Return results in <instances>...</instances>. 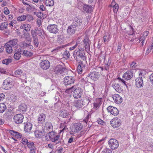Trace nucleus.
<instances>
[{
	"instance_id": "obj_1",
	"label": "nucleus",
	"mask_w": 153,
	"mask_h": 153,
	"mask_svg": "<svg viewBox=\"0 0 153 153\" xmlns=\"http://www.w3.org/2000/svg\"><path fill=\"white\" fill-rule=\"evenodd\" d=\"M91 101L88 98H86L84 100H75L74 102V105L77 108H81L87 105Z\"/></svg>"
},
{
	"instance_id": "obj_2",
	"label": "nucleus",
	"mask_w": 153,
	"mask_h": 153,
	"mask_svg": "<svg viewBox=\"0 0 153 153\" xmlns=\"http://www.w3.org/2000/svg\"><path fill=\"white\" fill-rule=\"evenodd\" d=\"M98 73L96 71L90 72L85 78V79L84 80L85 82H90V79L96 81L97 79L99 78V76L98 74Z\"/></svg>"
},
{
	"instance_id": "obj_3",
	"label": "nucleus",
	"mask_w": 153,
	"mask_h": 153,
	"mask_svg": "<svg viewBox=\"0 0 153 153\" xmlns=\"http://www.w3.org/2000/svg\"><path fill=\"white\" fill-rule=\"evenodd\" d=\"M75 81V79L74 77L67 76L64 78L63 84L67 88L69 85H71V84H73Z\"/></svg>"
},
{
	"instance_id": "obj_4",
	"label": "nucleus",
	"mask_w": 153,
	"mask_h": 153,
	"mask_svg": "<svg viewBox=\"0 0 153 153\" xmlns=\"http://www.w3.org/2000/svg\"><path fill=\"white\" fill-rule=\"evenodd\" d=\"M109 147L112 150L117 149L119 146V143L117 140L111 138L109 140L108 142Z\"/></svg>"
},
{
	"instance_id": "obj_5",
	"label": "nucleus",
	"mask_w": 153,
	"mask_h": 153,
	"mask_svg": "<svg viewBox=\"0 0 153 153\" xmlns=\"http://www.w3.org/2000/svg\"><path fill=\"white\" fill-rule=\"evenodd\" d=\"M83 127V126L80 123H75L71 130V134H74L79 132L81 130Z\"/></svg>"
},
{
	"instance_id": "obj_6",
	"label": "nucleus",
	"mask_w": 153,
	"mask_h": 153,
	"mask_svg": "<svg viewBox=\"0 0 153 153\" xmlns=\"http://www.w3.org/2000/svg\"><path fill=\"white\" fill-rule=\"evenodd\" d=\"M11 79L7 78L4 80L3 82L2 88L6 90H8L12 87L13 85Z\"/></svg>"
},
{
	"instance_id": "obj_7",
	"label": "nucleus",
	"mask_w": 153,
	"mask_h": 153,
	"mask_svg": "<svg viewBox=\"0 0 153 153\" xmlns=\"http://www.w3.org/2000/svg\"><path fill=\"white\" fill-rule=\"evenodd\" d=\"M32 31H34L36 33V35H38L40 37L44 39L45 38V34L44 30L41 27L38 28H37L34 30H32L31 31V34H32Z\"/></svg>"
},
{
	"instance_id": "obj_8",
	"label": "nucleus",
	"mask_w": 153,
	"mask_h": 153,
	"mask_svg": "<svg viewBox=\"0 0 153 153\" xmlns=\"http://www.w3.org/2000/svg\"><path fill=\"white\" fill-rule=\"evenodd\" d=\"M66 69L61 65H57L55 67L54 70V72L55 74H63V73H66Z\"/></svg>"
},
{
	"instance_id": "obj_9",
	"label": "nucleus",
	"mask_w": 153,
	"mask_h": 153,
	"mask_svg": "<svg viewBox=\"0 0 153 153\" xmlns=\"http://www.w3.org/2000/svg\"><path fill=\"white\" fill-rule=\"evenodd\" d=\"M24 118L23 115L21 114H16L14 116V122L16 124L21 123L23 121Z\"/></svg>"
},
{
	"instance_id": "obj_10",
	"label": "nucleus",
	"mask_w": 153,
	"mask_h": 153,
	"mask_svg": "<svg viewBox=\"0 0 153 153\" xmlns=\"http://www.w3.org/2000/svg\"><path fill=\"white\" fill-rule=\"evenodd\" d=\"M48 30L51 33L56 34L59 31L58 26L55 24L50 25L47 27Z\"/></svg>"
},
{
	"instance_id": "obj_11",
	"label": "nucleus",
	"mask_w": 153,
	"mask_h": 153,
	"mask_svg": "<svg viewBox=\"0 0 153 153\" xmlns=\"http://www.w3.org/2000/svg\"><path fill=\"white\" fill-rule=\"evenodd\" d=\"M73 93V96L74 98H78L80 97L82 94V90L79 88H75Z\"/></svg>"
},
{
	"instance_id": "obj_12",
	"label": "nucleus",
	"mask_w": 153,
	"mask_h": 153,
	"mask_svg": "<svg viewBox=\"0 0 153 153\" xmlns=\"http://www.w3.org/2000/svg\"><path fill=\"white\" fill-rule=\"evenodd\" d=\"M121 121L118 118H114L112 119L111 121V124L114 128H116L119 127L121 124Z\"/></svg>"
},
{
	"instance_id": "obj_13",
	"label": "nucleus",
	"mask_w": 153,
	"mask_h": 153,
	"mask_svg": "<svg viewBox=\"0 0 153 153\" xmlns=\"http://www.w3.org/2000/svg\"><path fill=\"white\" fill-rule=\"evenodd\" d=\"M108 111L110 112L111 114L116 116L119 114V111L117 108L115 107L109 106L107 108Z\"/></svg>"
},
{
	"instance_id": "obj_14",
	"label": "nucleus",
	"mask_w": 153,
	"mask_h": 153,
	"mask_svg": "<svg viewBox=\"0 0 153 153\" xmlns=\"http://www.w3.org/2000/svg\"><path fill=\"white\" fill-rule=\"evenodd\" d=\"M31 35L33 39V43L35 47L36 48H38L39 45V42L37 35H36V33L33 31H32Z\"/></svg>"
},
{
	"instance_id": "obj_15",
	"label": "nucleus",
	"mask_w": 153,
	"mask_h": 153,
	"mask_svg": "<svg viewBox=\"0 0 153 153\" xmlns=\"http://www.w3.org/2000/svg\"><path fill=\"white\" fill-rule=\"evenodd\" d=\"M41 68L44 70L48 69L50 66V62L47 60H43L40 63Z\"/></svg>"
},
{
	"instance_id": "obj_16",
	"label": "nucleus",
	"mask_w": 153,
	"mask_h": 153,
	"mask_svg": "<svg viewBox=\"0 0 153 153\" xmlns=\"http://www.w3.org/2000/svg\"><path fill=\"white\" fill-rule=\"evenodd\" d=\"M133 76V72L131 70H129L125 73L123 76V77L126 80L130 79Z\"/></svg>"
},
{
	"instance_id": "obj_17",
	"label": "nucleus",
	"mask_w": 153,
	"mask_h": 153,
	"mask_svg": "<svg viewBox=\"0 0 153 153\" xmlns=\"http://www.w3.org/2000/svg\"><path fill=\"white\" fill-rule=\"evenodd\" d=\"M24 124V131L25 132L30 133L32 128L33 125L31 123L27 122L25 123Z\"/></svg>"
},
{
	"instance_id": "obj_18",
	"label": "nucleus",
	"mask_w": 153,
	"mask_h": 153,
	"mask_svg": "<svg viewBox=\"0 0 153 153\" xmlns=\"http://www.w3.org/2000/svg\"><path fill=\"white\" fill-rule=\"evenodd\" d=\"M135 85L138 88H141L143 86V82L142 77H138L135 80Z\"/></svg>"
},
{
	"instance_id": "obj_19",
	"label": "nucleus",
	"mask_w": 153,
	"mask_h": 153,
	"mask_svg": "<svg viewBox=\"0 0 153 153\" xmlns=\"http://www.w3.org/2000/svg\"><path fill=\"white\" fill-rule=\"evenodd\" d=\"M76 30V27L72 25L68 26L67 30V33L69 35H72L75 33Z\"/></svg>"
},
{
	"instance_id": "obj_20",
	"label": "nucleus",
	"mask_w": 153,
	"mask_h": 153,
	"mask_svg": "<svg viewBox=\"0 0 153 153\" xmlns=\"http://www.w3.org/2000/svg\"><path fill=\"white\" fill-rule=\"evenodd\" d=\"M82 23V20L80 18L76 17L73 19V22L72 25L75 27H78L80 26Z\"/></svg>"
},
{
	"instance_id": "obj_21",
	"label": "nucleus",
	"mask_w": 153,
	"mask_h": 153,
	"mask_svg": "<svg viewBox=\"0 0 153 153\" xmlns=\"http://www.w3.org/2000/svg\"><path fill=\"white\" fill-rule=\"evenodd\" d=\"M43 130L44 131H51L53 129V126L51 123L50 122H46L43 126Z\"/></svg>"
},
{
	"instance_id": "obj_22",
	"label": "nucleus",
	"mask_w": 153,
	"mask_h": 153,
	"mask_svg": "<svg viewBox=\"0 0 153 153\" xmlns=\"http://www.w3.org/2000/svg\"><path fill=\"white\" fill-rule=\"evenodd\" d=\"M56 134L57 133L54 131L49 132L45 136L46 140L48 141H51Z\"/></svg>"
},
{
	"instance_id": "obj_23",
	"label": "nucleus",
	"mask_w": 153,
	"mask_h": 153,
	"mask_svg": "<svg viewBox=\"0 0 153 153\" xmlns=\"http://www.w3.org/2000/svg\"><path fill=\"white\" fill-rule=\"evenodd\" d=\"M92 8L90 5L85 4L83 7L82 11L84 13H91L92 10Z\"/></svg>"
},
{
	"instance_id": "obj_24",
	"label": "nucleus",
	"mask_w": 153,
	"mask_h": 153,
	"mask_svg": "<svg viewBox=\"0 0 153 153\" xmlns=\"http://www.w3.org/2000/svg\"><path fill=\"white\" fill-rule=\"evenodd\" d=\"M112 98L116 103L118 104L121 103L123 101L122 97L118 94L114 95Z\"/></svg>"
},
{
	"instance_id": "obj_25",
	"label": "nucleus",
	"mask_w": 153,
	"mask_h": 153,
	"mask_svg": "<svg viewBox=\"0 0 153 153\" xmlns=\"http://www.w3.org/2000/svg\"><path fill=\"white\" fill-rule=\"evenodd\" d=\"M8 131L11 135L17 138H21L22 137V134L18 132L11 130H9Z\"/></svg>"
},
{
	"instance_id": "obj_26",
	"label": "nucleus",
	"mask_w": 153,
	"mask_h": 153,
	"mask_svg": "<svg viewBox=\"0 0 153 153\" xmlns=\"http://www.w3.org/2000/svg\"><path fill=\"white\" fill-rule=\"evenodd\" d=\"M27 108V105L26 104L22 103L18 106V111L21 113H24L26 111Z\"/></svg>"
},
{
	"instance_id": "obj_27",
	"label": "nucleus",
	"mask_w": 153,
	"mask_h": 153,
	"mask_svg": "<svg viewBox=\"0 0 153 153\" xmlns=\"http://www.w3.org/2000/svg\"><path fill=\"white\" fill-rule=\"evenodd\" d=\"M85 51L86 52L89 51L90 47V40L87 38L84 39L83 40Z\"/></svg>"
},
{
	"instance_id": "obj_28",
	"label": "nucleus",
	"mask_w": 153,
	"mask_h": 153,
	"mask_svg": "<svg viewBox=\"0 0 153 153\" xmlns=\"http://www.w3.org/2000/svg\"><path fill=\"white\" fill-rule=\"evenodd\" d=\"M111 86L115 89V90L118 92H120L123 90L122 86L119 83H115L111 85Z\"/></svg>"
},
{
	"instance_id": "obj_29",
	"label": "nucleus",
	"mask_w": 153,
	"mask_h": 153,
	"mask_svg": "<svg viewBox=\"0 0 153 153\" xmlns=\"http://www.w3.org/2000/svg\"><path fill=\"white\" fill-rule=\"evenodd\" d=\"M45 132H46V131H45L43 130V131H40L39 130H36L35 132V135L36 137L37 138H42L45 135Z\"/></svg>"
},
{
	"instance_id": "obj_30",
	"label": "nucleus",
	"mask_w": 153,
	"mask_h": 153,
	"mask_svg": "<svg viewBox=\"0 0 153 153\" xmlns=\"http://www.w3.org/2000/svg\"><path fill=\"white\" fill-rule=\"evenodd\" d=\"M79 64L77 68V71L78 74H82L83 69L84 68L83 63H84L83 61L80 60V62H79Z\"/></svg>"
},
{
	"instance_id": "obj_31",
	"label": "nucleus",
	"mask_w": 153,
	"mask_h": 153,
	"mask_svg": "<svg viewBox=\"0 0 153 153\" xmlns=\"http://www.w3.org/2000/svg\"><path fill=\"white\" fill-rule=\"evenodd\" d=\"M71 96L70 95L67 94L65 97H64L63 100L62 101V103L67 107L70 105V102L68 99L71 97Z\"/></svg>"
},
{
	"instance_id": "obj_32",
	"label": "nucleus",
	"mask_w": 153,
	"mask_h": 153,
	"mask_svg": "<svg viewBox=\"0 0 153 153\" xmlns=\"http://www.w3.org/2000/svg\"><path fill=\"white\" fill-rule=\"evenodd\" d=\"M38 121L40 123H42L45 122L46 118L45 115L44 114H40L38 117Z\"/></svg>"
},
{
	"instance_id": "obj_33",
	"label": "nucleus",
	"mask_w": 153,
	"mask_h": 153,
	"mask_svg": "<svg viewBox=\"0 0 153 153\" xmlns=\"http://www.w3.org/2000/svg\"><path fill=\"white\" fill-rule=\"evenodd\" d=\"M30 25L27 23L24 24L22 25L20 27V29H24L26 31H30Z\"/></svg>"
},
{
	"instance_id": "obj_34",
	"label": "nucleus",
	"mask_w": 153,
	"mask_h": 153,
	"mask_svg": "<svg viewBox=\"0 0 153 153\" xmlns=\"http://www.w3.org/2000/svg\"><path fill=\"white\" fill-rule=\"evenodd\" d=\"M18 42V39H15L9 41L7 42L8 44H9L13 48L16 46Z\"/></svg>"
},
{
	"instance_id": "obj_35",
	"label": "nucleus",
	"mask_w": 153,
	"mask_h": 153,
	"mask_svg": "<svg viewBox=\"0 0 153 153\" xmlns=\"http://www.w3.org/2000/svg\"><path fill=\"white\" fill-rule=\"evenodd\" d=\"M80 53V52L78 51L77 50H75L73 53V56L75 59L78 62L80 61V57H79Z\"/></svg>"
},
{
	"instance_id": "obj_36",
	"label": "nucleus",
	"mask_w": 153,
	"mask_h": 153,
	"mask_svg": "<svg viewBox=\"0 0 153 153\" xmlns=\"http://www.w3.org/2000/svg\"><path fill=\"white\" fill-rule=\"evenodd\" d=\"M60 136L59 134H57L51 140L53 142L56 143V144L59 143L61 142L60 139Z\"/></svg>"
},
{
	"instance_id": "obj_37",
	"label": "nucleus",
	"mask_w": 153,
	"mask_h": 153,
	"mask_svg": "<svg viewBox=\"0 0 153 153\" xmlns=\"http://www.w3.org/2000/svg\"><path fill=\"white\" fill-rule=\"evenodd\" d=\"M5 48L6 49V51L7 53H10L13 51V47L7 43H6L5 46Z\"/></svg>"
},
{
	"instance_id": "obj_38",
	"label": "nucleus",
	"mask_w": 153,
	"mask_h": 153,
	"mask_svg": "<svg viewBox=\"0 0 153 153\" xmlns=\"http://www.w3.org/2000/svg\"><path fill=\"white\" fill-rule=\"evenodd\" d=\"M12 113L11 111H7L4 115V117L7 120H10L11 118Z\"/></svg>"
},
{
	"instance_id": "obj_39",
	"label": "nucleus",
	"mask_w": 153,
	"mask_h": 153,
	"mask_svg": "<svg viewBox=\"0 0 153 153\" xmlns=\"http://www.w3.org/2000/svg\"><path fill=\"white\" fill-rule=\"evenodd\" d=\"M22 55L25 56L30 57L33 56V53L26 50H25L23 51Z\"/></svg>"
},
{
	"instance_id": "obj_40",
	"label": "nucleus",
	"mask_w": 153,
	"mask_h": 153,
	"mask_svg": "<svg viewBox=\"0 0 153 153\" xmlns=\"http://www.w3.org/2000/svg\"><path fill=\"white\" fill-rule=\"evenodd\" d=\"M68 112L65 110L61 111L59 114L60 116L63 118L67 117L68 115Z\"/></svg>"
},
{
	"instance_id": "obj_41",
	"label": "nucleus",
	"mask_w": 153,
	"mask_h": 153,
	"mask_svg": "<svg viewBox=\"0 0 153 153\" xmlns=\"http://www.w3.org/2000/svg\"><path fill=\"white\" fill-rule=\"evenodd\" d=\"M80 56L79 57H80V60L83 61L84 63L86 62V56H85V52H80Z\"/></svg>"
},
{
	"instance_id": "obj_42",
	"label": "nucleus",
	"mask_w": 153,
	"mask_h": 153,
	"mask_svg": "<svg viewBox=\"0 0 153 153\" xmlns=\"http://www.w3.org/2000/svg\"><path fill=\"white\" fill-rule=\"evenodd\" d=\"M30 150H36V148L34 146V143L32 142H29L27 145Z\"/></svg>"
},
{
	"instance_id": "obj_43",
	"label": "nucleus",
	"mask_w": 153,
	"mask_h": 153,
	"mask_svg": "<svg viewBox=\"0 0 153 153\" xmlns=\"http://www.w3.org/2000/svg\"><path fill=\"white\" fill-rule=\"evenodd\" d=\"M101 104L100 100L98 99L94 103V108H95L96 109H97L100 106Z\"/></svg>"
},
{
	"instance_id": "obj_44",
	"label": "nucleus",
	"mask_w": 153,
	"mask_h": 153,
	"mask_svg": "<svg viewBox=\"0 0 153 153\" xmlns=\"http://www.w3.org/2000/svg\"><path fill=\"white\" fill-rule=\"evenodd\" d=\"M21 55V53L19 51H17L14 54V58L15 59L18 60L20 58Z\"/></svg>"
},
{
	"instance_id": "obj_45",
	"label": "nucleus",
	"mask_w": 153,
	"mask_h": 153,
	"mask_svg": "<svg viewBox=\"0 0 153 153\" xmlns=\"http://www.w3.org/2000/svg\"><path fill=\"white\" fill-rule=\"evenodd\" d=\"M6 109V106L4 103H0V113H3Z\"/></svg>"
},
{
	"instance_id": "obj_46",
	"label": "nucleus",
	"mask_w": 153,
	"mask_h": 153,
	"mask_svg": "<svg viewBox=\"0 0 153 153\" xmlns=\"http://www.w3.org/2000/svg\"><path fill=\"white\" fill-rule=\"evenodd\" d=\"M8 24L7 22L2 23L0 25V30H3L7 28Z\"/></svg>"
},
{
	"instance_id": "obj_47",
	"label": "nucleus",
	"mask_w": 153,
	"mask_h": 153,
	"mask_svg": "<svg viewBox=\"0 0 153 153\" xmlns=\"http://www.w3.org/2000/svg\"><path fill=\"white\" fill-rule=\"evenodd\" d=\"M75 88L74 86H72L71 87L66 89L65 90V92L66 93L68 94H69L70 93H71L73 92V89L74 90Z\"/></svg>"
},
{
	"instance_id": "obj_48",
	"label": "nucleus",
	"mask_w": 153,
	"mask_h": 153,
	"mask_svg": "<svg viewBox=\"0 0 153 153\" xmlns=\"http://www.w3.org/2000/svg\"><path fill=\"white\" fill-rule=\"evenodd\" d=\"M110 35L108 33H105L104 34V36L103 37V39L104 42H105L108 41L110 39Z\"/></svg>"
},
{
	"instance_id": "obj_49",
	"label": "nucleus",
	"mask_w": 153,
	"mask_h": 153,
	"mask_svg": "<svg viewBox=\"0 0 153 153\" xmlns=\"http://www.w3.org/2000/svg\"><path fill=\"white\" fill-rule=\"evenodd\" d=\"M27 18V16L25 15H22L17 17V20L19 22H21L25 20Z\"/></svg>"
},
{
	"instance_id": "obj_50",
	"label": "nucleus",
	"mask_w": 153,
	"mask_h": 153,
	"mask_svg": "<svg viewBox=\"0 0 153 153\" xmlns=\"http://www.w3.org/2000/svg\"><path fill=\"white\" fill-rule=\"evenodd\" d=\"M12 62L11 59L10 58L6 59L2 61V63L3 64L6 65L9 64Z\"/></svg>"
},
{
	"instance_id": "obj_51",
	"label": "nucleus",
	"mask_w": 153,
	"mask_h": 153,
	"mask_svg": "<svg viewBox=\"0 0 153 153\" xmlns=\"http://www.w3.org/2000/svg\"><path fill=\"white\" fill-rule=\"evenodd\" d=\"M82 45L79 42L78 45V46L77 48H78V49H76L79 52H85L84 51V47H82Z\"/></svg>"
},
{
	"instance_id": "obj_52",
	"label": "nucleus",
	"mask_w": 153,
	"mask_h": 153,
	"mask_svg": "<svg viewBox=\"0 0 153 153\" xmlns=\"http://www.w3.org/2000/svg\"><path fill=\"white\" fill-rule=\"evenodd\" d=\"M8 100L10 102H15L16 100V97L13 94L11 95L8 97Z\"/></svg>"
},
{
	"instance_id": "obj_53",
	"label": "nucleus",
	"mask_w": 153,
	"mask_h": 153,
	"mask_svg": "<svg viewBox=\"0 0 153 153\" xmlns=\"http://www.w3.org/2000/svg\"><path fill=\"white\" fill-rule=\"evenodd\" d=\"M34 14L36 15L37 17L41 19H44L43 14L40 12H34Z\"/></svg>"
},
{
	"instance_id": "obj_54",
	"label": "nucleus",
	"mask_w": 153,
	"mask_h": 153,
	"mask_svg": "<svg viewBox=\"0 0 153 153\" xmlns=\"http://www.w3.org/2000/svg\"><path fill=\"white\" fill-rule=\"evenodd\" d=\"M45 4L47 6H53L54 4L53 1V0H46Z\"/></svg>"
},
{
	"instance_id": "obj_55",
	"label": "nucleus",
	"mask_w": 153,
	"mask_h": 153,
	"mask_svg": "<svg viewBox=\"0 0 153 153\" xmlns=\"http://www.w3.org/2000/svg\"><path fill=\"white\" fill-rule=\"evenodd\" d=\"M28 44L26 43L25 41H23L21 42L20 43V45L21 47H23L25 48L27 47Z\"/></svg>"
},
{
	"instance_id": "obj_56",
	"label": "nucleus",
	"mask_w": 153,
	"mask_h": 153,
	"mask_svg": "<svg viewBox=\"0 0 153 153\" xmlns=\"http://www.w3.org/2000/svg\"><path fill=\"white\" fill-rule=\"evenodd\" d=\"M29 142L27 139L25 138H23L22 140V143L24 145H27V144L29 143Z\"/></svg>"
},
{
	"instance_id": "obj_57",
	"label": "nucleus",
	"mask_w": 153,
	"mask_h": 153,
	"mask_svg": "<svg viewBox=\"0 0 153 153\" xmlns=\"http://www.w3.org/2000/svg\"><path fill=\"white\" fill-rule=\"evenodd\" d=\"M145 71H141L139 72V77H142L143 79L144 77V76L145 74Z\"/></svg>"
},
{
	"instance_id": "obj_58",
	"label": "nucleus",
	"mask_w": 153,
	"mask_h": 153,
	"mask_svg": "<svg viewBox=\"0 0 153 153\" xmlns=\"http://www.w3.org/2000/svg\"><path fill=\"white\" fill-rule=\"evenodd\" d=\"M102 153H112V151L110 149L106 148L104 149Z\"/></svg>"
},
{
	"instance_id": "obj_59",
	"label": "nucleus",
	"mask_w": 153,
	"mask_h": 153,
	"mask_svg": "<svg viewBox=\"0 0 153 153\" xmlns=\"http://www.w3.org/2000/svg\"><path fill=\"white\" fill-rule=\"evenodd\" d=\"M63 56L65 57L69 58L70 56L69 52L67 50L65 51L63 53Z\"/></svg>"
},
{
	"instance_id": "obj_60",
	"label": "nucleus",
	"mask_w": 153,
	"mask_h": 153,
	"mask_svg": "<svg viewBox=\"0 0 153 153\" xmlns=\"http://www.w3.org/2000/svg\"><path fill=\"white\" fill-rule=\"evenodd\" d=\"M118 79L119 80V81L120 82H121L123 84L127 86V85L128 83L127 82H126L123 79H122L120 77H118Z\"/></svg>"
},
{
	"instance_id": "obj_61",
	"label": "nucleus",
	"mask_w": 153,
	"mask_h": 153,
	"mask_svg": "<svg viewBox=\"0 0 153 153\" xmlns=\"http://www.w3.org/2000/svg\"><path fill=\"white\" fill-rule=\"evenodd\" d=\"M22 71L21 70L18 69L15 71L14 74L15 76L19 75L22 74Z\"/></svg>"
},
{
	"instance_id": "obj_62",
	"label": "nucleus",
	"mask_w": 153,
	"mask_h": 153,
	"mask_svg": "<svg viewBox=\"0 0 153 153\" xmlns=\"http://www.w3.org/2000/svg\"><path fill=\"white\" fill-rule=\"evenodd\" d=\"M79 41L77 42L75 44V45L74 46H73L71 47L70 48L69 50L70 51H72L76 48L78 47V43H79Z\"/></svg>"
},
{
	"instance_id": "obj_63",
	"label": "nucleus",
	"mask_w": 153,
	"mask_h": 153,
	"mask_svg": "<svg viewBox=\"0 0 153 153\" xmlns=\"http://www.w3.org/2000/svg\"><path fill=\"white\" fill-rule=\"evenodd\" d=\"M62 48L61 47V46H58L56 48L53 49L52 51V52L56 53V52H57L60 50Z\"/></svg>"
},
{
	"instance_id": "obj_64",
	"label": "nucleus",
	"mask_w": 153,
	"mask_h": 153,
	"mask_svg": "<svg viewBox=\"0 0 153 153\" xmlns=\"http://www.w3.org/2000/svg\"><path fill=\"white\" fill-rule=\"evenodd\" d=\"M149 79L152 84H153V72L149 76Z\"/></svg>"
}]
</instances>
